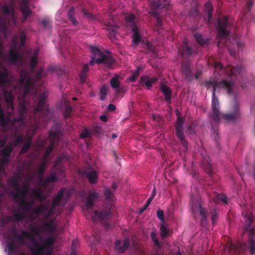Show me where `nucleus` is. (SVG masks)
<instances>
[{
    "mask_svg": "<svg viewBox=\"0 0 255 255\" xmlns=\"http://www.w3.org/2000/svg\"><path fill=\"white\" fill-rule=\"evenodd\" d=\"M47 161L43 160L42 163L38 167L37 173L39 178H43L45 169L47 167Z\"/></svg>",
    "mask_w": 255,
    "mask_h": 255,
    "instance_id": "nucleus-40",
    "label": "nucleus"
},
{
    "mask_svg": "<svg viewBox=\"0 0 255 255\" xmlns=\"http://www.w3.org/2000/svg\"><path fill=\"white\" fill-rule=\"evenodd\" d=\"M228 25V19L226 16L219 17L217 20V36L219 38L218 46L220 47L222 41L226 40L229 35V31L227 28Z\"/></svg>",
    "mask_w": 255,
    "mask_h": 255,
    "instance_id": "nucleus-9",
    "label": "nucleus"
},
{
    "mask_svg": "<svg viewBox=\"0 0 255 255\" xmlns=\"http://www.w3.org/2000/svg\"><path fill=\"white\" fill-rule=\"evenodd\" d=\"M20 178V175L17 174L11 177L7 180V185L14 189V191L11 192V195L16 201H18L19 198H25L29 190V186L27 184H24L21 188L19 187Z\"/></svg>",
    "mask_w": 255,
    "mask_h": 255,
    "instance_id": "nucleus-4",
    "label": "nucleus"
},
{
    "mask_svg": "<svg viewBox=\"0 0 255 255\" xmlns=\"http://www.w3.org/2000/svg\"><path fill=\"white\" fill-rule=\"evenodd\" d=\"M86 177L90 183L94 184L97 182V173L95 171L88 172L86 174Z\"/></svg>",
    "mask_w": 255,
    "mask_h": 255,
    "instance_id": "nucleus-35",
    "label": "nucleus"
},
{
    "mask_svg": "<svg viewBox=\"0 0 255 255\" xmlns=\"http://www.w3.org/2000/svg\"><path fill=\"white\" fill-rule=\"evenodd\" d=\"M34 196L39 200L43 201L45 199V197L43 195V191L40 189H34L32 190Z\"/></svg>",
    "mask_w": 255,
    "mask_h": 255,
    "instance_id": "nucleus-43",
    "label": "nucleus"
},
{
    "mask_svg": "<svg viewBox=\"0 0 255 255\" xmlns=\"http://www.w3.org/2000/svg\"><path fill=\"white\" fill-rule=\"evenodd\" d=\"M44 70V69L42 68H40V69H39L38 70V71L36 72L35 76V79L36 81H38L40 80L41 77H42V74L43 73Z\"/></svg>",
    "mask_w": 255,
    "mask_h": 255,
    "instance_id": "nucleus-58",
    "label": "nucleus"
},
{
    "mask_svg": "<svg viewBox=\"0 0 255 255\" xmlns=\"http://www.w3.org/2000/svg\"><path fill=\"white\" fill-rule=\"evenodd\" d=\"M39 53V49L36 48L34 50L33 55L30 59V69L32 72L35 70L36 66L38 63V56Z\"/></svg>",
    "mask_w": 255,
    "mask_h": 255,
    "instance_id": "nucleus-25",
    "label": "nucleus"
},
{
    "mask_svg": "<svg viewBox=\"0 0 255 255\" xmlns=\"http://www.w3.org/2000/svg\"><path fill=\"white\" fill-rule=\"evenodd\" d=\"M99 198V194L97 192H91L86 198V208L88 212L93 211L94 202Z\"/></svg>",
    "mask_w": 255,
    "mask_h": 255,
    "instance_id": "nucleus-15",
    "label": "nucleus"
},
{
    "mask_svg": "<svg viewBox=\"0 0 255 255\" xmlns=\"http://www.w3.org/2000/svg\"><path fill=\"white\" fill-rule=\"evenodd\" d=\"M181 70L188 81L190 82L194 80V74L191 71L190 63L189 62L182 63Z\"/></svg>",
    "mask_w": 255,
    "mask_h": 255,
    "instance_id": "nucleus-14",
    "label": "nucleus"
},
{
    "mask_svg": "<svg viewBox=\"0 0 255 255\" xmlns=\"http://www.w3.org/2000/svg\"><path fill=\"white\" fill-rule=\"evenodd\" d=\"M168 233V229L165 227L164 225H161L160 226V235L162 239L165 238Z\"/></svg>",
    "mask_w": 255,
    "mask_h": 255,
    "instance_id": "nucleus-54",
    "label": "nucleus"
},
{
    "mask_svg": "<svg viewBox=\"0 0 255 255\" xmlns=\"http://www.w3.org/2000/svg\"><path fill=\"white\" fill-rule=\"evenodd\" d=\"M65 190L64 188H62L60 189L58 191L57 194L53 199L51 205L53 206L56 207L59 205L60 202L61 201L62 198L63 197L64 194L65 193Z\"/></svg>",
    "mask_w": 255,
    "mask_h": 255,
    "instance_id": "nucleus-29",
    "label": "nucleus"
},
{
    "mask_svg": "<svg viewBox=\"0 0 255 255\" xmlns=\"http://www.w3.org/2000/svg\"><path fill=\"white\" fill-rule=\"evenodd\" d=\"M190 208L194 214L199 213L201 217V223L206 224L207 222V213L205 209L202 207L201 200L197 198H192Z\"/></svg>",
    "mask_w": 255,
    "mask_h": 255,
    "instance_id": "nucleus-10",
    "label": "nucleus"
},
{
    "mask_svg": "<svg viewBox=\"0 0 255 255\" xmlns=\"http://www.w3.org/2000/svg\"><path fill=\"white\" fill-rule=\"evenodd\" d=\"M8 72L4 68L2 71H0V84L6 85L8 82Z\"/></svg>",
    "mask_w": 255,
    "mask_h": 255,
    "instance_id": "nucleus-33",
    "label": "nucleus"
},
{
    "mask_svg": "<svg viewBox=\"0 0 255 255\" xmlns=\"http://www.w3.org/2000/svg\"><path fill=\"white\" fill-rule=\"evenodd\" d=\"M4 141L0 139V147H4L3 149L0 150L1 155L2 157V162H10V156L13 150V147L11 143H9L6 146H4Z\"/></svg>",
    "mask_w": 255,
    "mask_h": 255,
    "instance_id": "nucleus-12",
    "label": "nucleus"
},
{
    "mask_svg": "<svg viewBox=\"0 0 255 255\" xmlns=\"http://www.w3.org/2000/svg\"><path fill=\"white\" fill-rule=\"evenodd\" d=\"M47 97V95L45 93H43L40 95L37 107L35 109V112H40L43 111L45 108V101Z\"/></svg>",
    "mask_w": 255,
    "mask_h": 255,
    "instance_id": "nucleus-22",
    "label": "nucleus"
},
{
    "mask_svg": "<svg viewBox=\"0 0 255 255\" xmlns=\"http://www.w3.org/2000/svg\"><path fill=\"white\" fill-rule=\"evenodd\" d=\"M61 132V127L60 124L58 123H54V126L49 132V137L50 139V141L48 147L45 151L43 160L48 161V158L53 150L55 140L57 139Z\"/></svg>",
    "mask_w": 255,
    "mask_h": 255,
    "instance_id": "nucleus-7",
    "label": "nucleus"
},
{
    "mask_svg": "<svg viewBox=\"0 0 255 255\" xmlns=\"http://www.w3.org/2000/svg\"><path fill=\"white\" fill-rule=\"evenodd\" d=\"M19 202L18 205V209L25 214L28 213L31 209L33 205L32 202H27L25 198H19Z\"/></svg>",
    "mask_w": 255,
    "mask_h": 255,
    "instance_id": "nucleus-17",
    "label": "nucleus"
},
{
    "mask_svg": "<svg viewBox=\"0 0 255 255\" xmlns=\"http://www.w3.org/2000/svg\"><path fill=\"white\" fill-rule=\"evenodd\" d=\"M160 89L164 95L166 101L170 103L172 95L171 89L168 86L163 84H161Z\"/></svg>",
    "mask_w": 255,
    "mask_h": 255,
    "instance_id": "nucleus-26",
    "label": "nucleus"
},
{
    "mask_svg": "<svg viewBox=\"0 0 255 255\" xmlns=\"http://www.w3.org/2000/svg\"><path fill=\"white\" fill-rule=\"evenodd\" d=\"M29 77H31L29 72L26 70H21L20 72L19 82L23 85Z\"/></svg>",
    "mask_w": 255,
    "mask_h": 255,
    "instance_id": "nucleus-36",
    "label": "nucleus"
},
{
    "mask_svg": "<svg viewBox=\"0 0 255 255\" xmlns=\"http://www.w3.org/2000/svg\"><path fill=\"white\" fill-rule=\"evenodd\" d=\"M32 85V79L31 77H29L26 81H25V85L23 88V95L24 96L26 95L29 92L30 87Z\"/></svg>",
    "mask_w": 255,
    "mask_h": 255,
    "instance_id": "nucleus-46",
    "label": "nucleus"
},
{
    "mask_svg": "<svg viewBox=\"0 0 255 255\" xmlns=\"http://www.w3.org/2000/svg\"><path fill=\"white\" fill-rule=\"evenodd\" d=\"M214 76L216 79L223 80L218 82L215 80L206 81L205 86L209 89L212 88V114L211 117L213 122L217 126H214L213 122L211 123L213 130V136L215 139L218 136V124L221 118L226 122H234L241 117L239 105L237 102V97L234 96V111L228 114H221L219 110V102L215 96V92L221 88L227 91L229 94H233V88L234 84L238 82L240 83L242 79V71L240 66L234 67L228 65L224 67L220 62H215L214 64Z\"/></svg>",
    "mask_w": 255,
    "mask_h": 255,
    "instance_id": "nucleus-1",
    "label": "nucleus"
},
{
    "mask_svg": "<svg viewBox=\"0 0 255 255\" xmlns=\"http://www.w3.org/2000/svg\"><path fill=\"white\" fill-rule=\"evenodd\" d=\"M42 227L43 229L49 232H53L55 229V226L54 225V221H51L46 223H44L42 225Z\"/></svg>",
    "mask_w": 255,
    "mask_h": 255,
    "instance_id": "nucleus-39",
    "label": "nucleus"
},
{
    "mask_svg": "<svg viewBox=\"0 0 255 255\" xmlns=\"http://www.w3.org/2000/svg\"><path fill=\"white\" fill-rule=\"evenodd\" d=\"M13 2L11 3V6L4 5L1 7V10L3 13L7 16H10L13 20L15 19L14 9L13 7Z\"/></svg>",
    "mask_w": 255,
    "mask_h": 255,
    "instance_id": "nucleus-28",
    "label": "nucleus"
},
{
    "mask_svg": "<svg viewBox=\"0 0 255 255\" xmlns=\"http://www.w3.org/2000/svg\"><path fill=\"white\" fill-rule=\"evenodd\" d=\"M118 26L116 25H110L108 27V30L110 32V36H115Z\"/></svg>",
    "mask_w": 255,
    "mask_h": 255,
    "instance_id": "nucleus-55",
    "label": "nucleus"
},
{
    "mask_svg": "<svg viewBox=\"0 0 255 255\" xmlns=\"http://www.w3.org/2000/svg\"><path fill=\"white\" fill-rule=\"evenodd\" d=\"M91 136V134L89 132L87 129H84V130L80 134V137L81 138H84Z\"/></svg>",
    "mask_w": 255,
    "mask_h": 255,
    "instance_id": "nucleus-63",
    "label": "nucleus"
},
{
    "mask_svg": "<svg viewBox=\"0 0 255 255\" xmlns=\"http://www.w3.org/2000/svg\"><path fill=\"white\" fill-rule=\"evenodd\" d=\"M157 81V78L156 77H152L150 78L147 76L143 75L141 76L139 81V83L142 86L145 85L147 89H149L152 85Z\"/></svg>",
    "mask_w": 255,
    "mask_h": 255,
    "instance_id": "nucleus-18",
    "label": "nucleus"
},
{
    "mask_svg": "<svg viewBox=\"0 0 255 255\" xmlns=\"http://www.w3.org/2000/svg\"><path fill=\"white\" fill-rule=\"evenodd\" d=\"M67 101H64V103L66 105L65 106V111L64 113V118L66 119L69 118L71 117V114L72 111V108L71 106L69 105H67Z\"/></svg>",
    "mask_w": 255,
    "mask_h": 255,
    "instance_id": "nucleus-48",
    "label": "nucleus"
},
{
    "mask_svg": "<svg viewBox=\"0 0 255 255\" xmlns=\"http://www.w3.org/2000/svg\"><path fill=\"white\" fill-rule=\"evenodd\" d=\"M213 12V4L210 1L205 3L204 5V12L208 16V23L210 24L212 20V13Z\"/></svg>",
    "mask_w": 255,
    "mask_h": 255,
    "instance_id": "nucleus-23",
    "label": "nucleus"
},
{
    "mask_svg": "<svg viewBox=\"0 0 255 255\" xmlns=\"http://www.w3.org/2000/svg\"><path fill=\"white\" fill-rule=\"evenodd\" d=\"M194 37L196 39V41L200 45H203L206 44L208 40L207 39H204L202 37V36L198 33H196L194 34Z\"/></svg>",
    "mask_w": 255,
    "mask_h": 255,
    "instance_id": "nucleus-47",
    "label": "nucleus"
},
{
    "mask_svg": "<svg viewBox=\"0 0 255 255\" xmlns=\"http://www.w3.org/2000/svg\"><path fill=\"white\" fill-rule=\"evenodd\" d=\"M19 37L20 40V46L23 47L24 46L25 43L26 34L24 31H21L19 34Z\"/></svg>",
    "mask_w": 255,
    "mask_h": 255,
    "instance_id": "nucleus-53",
    "label": "nucleus"
},
{
    "mask_svg": "<svg viewBox=\"0 0 255 255\" xmlns=\"http://www.w3.org/2000/svg\"><path fill=\"white\" fill-rule=\"evenodd\" d=\"M90 49L93 53L92 59L89 62V65L91 66H93L96 62L98 64L104 63L108 67H111L115 62L110 52L108 51L103 52L94 46H91Z\"/></svg>",
    "mask_w": 255,
    "mask_h": 255,
    "instance_id": "nucleus-6",
    "label": "nucleus"
},
{
    "mask_svg": "<svg viewBox=\"0 0 255 255\" xmlns=\"http://www.w3.org/2000/svg\"><path fill=\"white\" fill-rule=\"evenodd\" d=\"M42 179L43 178H39V184L42 187H47L50 182L47 178H46L44 180H43Z\"/></svg>",
    "mask_w": 255,
    "mask_h": 255,
    "instance_id": "nucleus-61",
    "label": "nucleus"
},
{
    "mask_svg": "<svg viewBox=\"0 0 255 255\" xmlns=\"http://www.w3.org/2000/svg\"><path fill=\"white\" fill-rule=\"evenodd\" d=\"M142 70L141 67H138L134 71L131 73V76L128 78L131 82H134L139 75L140 71Z\"/></svg>",
    "mask_w": 255,
    "mask_h": 255,
    "instance_id": "nucleus-44",
    "label": "nucleus"
},
{
    "mask_svg": "<svg viewBox=\"0 0 255 255\" xmlns=\"http://www.w3.org/2000/svg\"><path fill=\"white\" fill-rule=\"evenodd\" d=\"M111 215V211L106 210L103 212H98L95 210L93 215L92 216V220L94 222L98 221L102 222L104 224L105 228L107 230L111 229V225L108 223L106 220L109 218Z\"/></svg>",
    "mask_w": 255,
    "mask_h": 255,
    "instance_id": "nucleus-11",
    "label": "nucleus"
},
{
    "mask_svg": "<svg viewBox=\"0 0 255 255\" xmlns=\"http://www.w3.org/2000/svg\"><path fill=\"white\" fill-rule=\"evenodd\" d=\"M46 208H47V210L46 211L45 214H44V215H45V218L46 219H48V218H49L50 217H51L55 210V208L56 207L53 206L52 205H50L49 206V203H46Z\"/></svg>",
    "mask_w": 255,
    "mask_h": 255,
    "instance_id": "nucleus-41",
    "label": "nucleus"
},
{
    "mask_svg": "<svg viewBox=\"0 0 255 255\" xmlns=\"http://www.w3.org/2000/svg\"><path fill=\"white\" fill-rule=\"evenodd\" d=\"M27 102L23 100V101H21L19 103L20 110H19V115L25 114V112L27 111Z\"/></svg>",
    "mask_w": 255,
    "mask_h": 255,
    "instance_id": "nucleus-49",
    "label": "nucleus"
},
{
    "mask_svg": "<svg viewBox=\"0 0 255 255\" xmlns=\"http://www.w3.org/2000/svg\"><path fill=\"white\" fill-rule=\"evenodd\" d=\"M175 114L177 117V119L175 125V128H183V126L184 123V118L180 116V113L178 110L176 111Z\"/></svg>",
    "mask_w": 255,
    "mask_h": 255,
    "instance_id": "nucleus-42",
    "label": "nucleus"
},
{
    "mask_svg": "<svg viewBox=\"0 0 255 255\" xmlns=\"http://www.w3.org/2000/svg\"><path fill=\"white\" fill-rule=\"evenodd\" d=\"M3 96L5 98V102L7 105L8 109H10L11 113L13 111V101L14 97L12 95L11 91H4Z\"/></svg>",
    "mask_w": 255,
    "mask_h": 255,
    "instance_id": "nucleus-21",
    "label": "nucleus"
},
{
    "mask_svg": "<svg viewBox=\"0 0 255 255\" xmlns=\"http://www.w3.org/2000/svg\"><path fill=\"white\" fill-rule=\"evenodd\" d=\"M105 195L107 200L111 201L112 200V193L109 189H106L105 191Z\"/></svg>",
    "mask_w": 255,
    "mask_h": 255,
    "instance_id": "nucleus-60",
    "label": "nucleus"
},
{
    "mask_svg": "<svg viewBox=\"0 0 255 255\" xmlns=\"http://www.w3.org/2000/svg\"><path fill=\"white\" fill-rule=\"evenodd\" d=\"M176 134L178 139L180 140L181 144L187 148V141L185 139L184 133L183 131V128H175Z\"/></svg>",
    "mask_w": 255,
    "mask_h": 255,
    "instance_id": "nucleus-24",
    "label": "nucleus"
},
{
    "mask_svg": "<svg viewBox=\"0 0 255 255\" xmlns=\"http://www.w3.org/2000/svg\"><path fill=\"white\" fill-rule=\"evenodd\" d=\"M210 200H213L214 202L217 203V201H221L225 204H228L227 197L223 194H217L214 193V196L213 198L209 197Z\"/></svg>",
    "mask_w": 255,
    "mask_h": 255,
    "instance_id": "nucleus-38",
    "label": "nucleus"
},
{
    "mask_svg": "<svg viewBox=\"0 0 255 255\" xmlns=\"http://www.w3.org/2000/svg\"><path fill=\"white\" fill-rule=\"evenodd\" d=\"M49 182H55L58 181V178L56 176V174L55 173H52L50 174L49 177L46 178Z\"/></svg>",
    "mask_w": 255,
    "mask_h": 255,
    "instance_id": "nucleus-59",
    "label": "nucleus"
},
{
    "mask_svg": "<svg viewBox=\"0 0 255 255\" xmlns=\"http://www.w3.org/2000/svg\"><path fill=\"white\" fill-rule=\"evenodd\" d=\"M130 29L132 32V42L134 44L138 45L141 41L139 28L136 26Z\"/></svg>",
    "mask_w": 255,
    "mask_h": 255,
    "instance_id": "nucleus-27",
    "label": "nucleus"
},
{
    "mask_svg": "<svg viewBox=\"0 0 255 255\" xmlns=\"http://www.w3.org/2000/svg\"><path fill=\"white\" fill-rule=\"evenodd\" d=\"M150 237H151L152 240L153 241L154 244L155 245V246H156L157 247H159L160 244H159L158 240L156 238V232L155 230H153L152 231L151 234H150Z\"/></svg>",
    "mask_w": 255,
    "mask_h": 255,
    "instance_id": "nucleus-52",
    "label": "nucleus"
},
{
    "mask_svg": "<svg viewBox=\"0 0 255 255\" xmlns=\"http://www.w3.org/2000/svg\"><path fill=\"white\" fill-rule=\"evenodd\" d=\"M22 139L23 136L21 134L18 135L17 137L13 140L12 145L14 146H16L22 142Z\"/></svg>",
    "mask_w": 255,
    "mask_h": 255,
    "instance_id": "nucleus-57",
    "label": "nucleus"
},
{
    "mask_svg": "<svg viewBox=\"0 0 255 255\" xmlns=\"http://www.w3.org/2000/svg\"><path fill=\"white\" fill-rule=\"evenodd\" d=\"M67 15L68 18L71 21L73 25L76 26L78 25V23L76 19H75V14L74 7H71L69 9Z\"/></svg>",
    "mask_w": 255,
    "mask_h": 255,
    "instance_id": "nucleus-37",
    "label": "nucleus"
},
{
    "mask_svg": "<svg viewBox=\"0 0 255 255\" xmlns=\"http://www.w3.org/2000/svg\"><path fill=\"white\" fill-rule=\"evenodd\" d=\"M32 145V141L30 138H29L27 141H26V143L22 147L19 154L22 155L24 154L27 152L29 149L30 148V147Z\"/></svg>",
    "mask_w": 255,
    "mask_h": 255,
    "instance_id": "nucleus-45",
    "label": "nucleus"
},
{
    "mask_svg": "<svg viewBox=\"0 0 255 255\" xmlns=\"http://www.w3.org/2000/svg\"><path fill=\"white\" fill-rule=\"evenodd\" d=\"M107 89L105 85H104L102 87V88L100 89V99L102 101H103L105 99L106 96L107 94Z\"/></svg>",
    "mask_w": 255,
    "mask_h": 255,
    "instance_id": "nucleus-51",
    "label": "nucleus"
},
{
    "mask_svg": "<svg viewBox=\"0 0 255 255\" xmlns=\"http://www.w3.org/2000/svg\"><path fill=\"white\" fill-rule=\"evenodd\" d=\"M179 52L182 57H190L197 53L195 49L188 46L186 40L183 42V45L179 49Z\"/></svg>",
    "mask_w": 255,
    "mask_h": 255,
    "instance_id": "nucleus-13",
    "label": "nucleus"
},
{
    "mask_svg": "<svg viewBox=\"0 0 255 255\" xmlns=\"http://www.w3.org/2000/svg\"><path fill=\"white\" fill-rule=\"evenodd\" d=\"M120 77L119 76L113 77L110 81V84L111 87L116 89L117 93H120L121 92V88L120 87V82L119 80Z\"/></svg>",
    "mask_w": 255,
    "mask_h": 255,
    "instance_id": "nucleus-30",
    "label": "nucleus"
},
{
    "mask_svg": "<svg viewBox=\"0 0 255 255\" xmlns=\"http://www.w3.org/2000/svg\"><path fill=\"white\" fill-rule=\"evenodd\" d=\"M31 231L33 234L26 231H22L21 234H18L16 228H13L9 230L7 235L6 247L9 254H14L20 247L25 244V239L31 241L28 248L33 255H51V249L55 242L53 236H49L46 239L42 237L39 238V243L35 239L34 235L39 234L38 228L32 227Z\"/></svg>",
    "mask_w": 255,
    "mask_h": 255,
    "instance_id": "nucleus-2",
    "label": "nucleus"
},
{
    "mask_svg": "<svg viewBox=\"0 0 255 255\" xmlns=\"http://www.w3.org/2000/svg\"><path fill=\"white\" fill-rule=\"evenodd\" d=\"M242 215L244 216V219L246 221L244 231H249V240L247 243H238L237 244H232L229 246V250L231 252H234L236 255H239L241 253L244 252L245 250H249L250 254L253 255L255 254V242L254 240L255 235V231L253 228H251L252 223L253 221V215L246 211L242 213Z\"/></svg>",
    "mask_w": 255,
    "mask_h": 255,
    "instance_id": "nucleus-3",
    "label": "nucleus"
},
{
    "mask_svg": "<svg viewBox=\"0 0 255 255\" xmlns=\"http://www.w3.org/2000/svg\"><path fill=\"white\" fill-rule=\"evenodd\" d=\"M89 70V65L87 64H84L82 71L80 75V80L82 84L86 81V79L88 76V71Z\"/></svg>",
    "mask_w": 255,
    "mask_h": 255,
    "instance_id": "nucleus-31",
    "label": "nucleus"
},
{
    "mask_svg": "<svg viewBox=\"0 0 255 255\" xmlns=\"http://www.w3.org/2000/svg\"><path fill=\"white\" fill-rule=\"evenodd\" d=\"M129 244L128 239H125L123 241L118 240L115 244L116 249L118 253H123L128 249Z\"/></svg>",
    "mask_w": 255,
    "mask_h": 255,
    "instance_id": "nucleus-19",
    "label": "nucleus"
},
{
    "mask_svg": "<svg viewBox=\"0 0 255 255\" xmlns=\"http://www.w3.org/2000/svg\"><path fill=\"white\" fill-rule=\"evenodd\" d=\"M205 170L210 175H211L212 174V164L207 161V166L205 168Z\"/></svg>",
    "mask_w": 255,
    "mask_h": 255,
    "instance_id": "nucleus-64",
    "label": "nucleus"
},
{
    "mask_svg": "<svg viewBox=\"0 0 255 255\" xmlns=\"http://www.w3.org/2000/svg\"><path fill=\"white\" fill-rule=\"evenodd\" d=\"M28 2L29 1H21L20 4V9L23 15L22 22L25 21L32 14Z\"/></svg>",
    "mask_w": 255,
    "mask_h": 255,
    "instance_id": "nucleus-16",
    "label": "nucleus"
},
{
    "mask_svg": "<svg viewBox=\"0 0 255 255\" xmlns=\"http://www.w3.org/2000/svg\"><path fill=\"white\" fill-rule=\"evenodd\" d=\"M135 16L134 14H130L127 15L125 18L127 26L130 28L137 26L135 22Z\"/></svg>",
    "mask_w": 255,
    "mask_h": 255,
    "instance_id": "nucleus-32",
    "label": "nucleus"
},
{
    "mask_svg": "<svg viewBox=\"0 0 255 255\" xmlns=\"http://www.w3.org/2000/svg\"><path fill=\"white\" fill-rule=\"evenodd\" d=\"M168 1H152L150 3L151 13L156 17L157 24L153 27L154 31H158L162 25V15L161 13L166 11L169 7Z\"/></svg>",
    "mask_w": 255,
    "mask_h": 255,
    "instance_id": "nucleus-5",
    "label": "nucleus"
},
{
    "mask_svg": "<svg viewBox=\"0 0 255 255\" xmlns=\"http://www.w3.org/2000/svg\"><path fill=\"white\" fill-rule=\"evenodd\" d=\"M156 216L161 221H164V212L162 210L159 209L157 210Z\"/></svg>",
    "mask_w": 255,
    "mask_h": 255,
    "instance_id": "nucleus-62",
    "label": "nucleus"
},
{
    "mask_svg": "<svg viewBox=\"0 0 255 255\" xmlns=\"http://www.w3.org/2000/svg\"><path fill=\"white\" fill-rule=\"evenodd\" d=\"M11 112H8L5 115L4 110L2 108V105L0 102V124L2 126H5L7 124L10 122V117L11 116Z\"/></svg>",
    "mask_w": 255,
    "mask_h": 255,
    "instance_id": "nucleus-20",
    "label": "nucleus"
},
{
    "mask_svg": "<svg viewBox=\"0 0 255 255\" xmlns=\"http://www.w3.org/2000/svg\"><path fill=\"white\" fill-rule=\"evenodd\" d=\"M47 210L46 203H44L34 209L31 212L38 217L39 215L45 214Z\"/></svg>",
    "mask_w": 255,
    "mask_h": 255,
    "instance_id": "nucleus-34",
    "label": "nucleus"
},
{
    "mask_svg": "<svg viewBox=\"0 0 255 255\" xmlns=\"http://www.w3.org/2000/svg\"><path fill=\"white\" fill-rule=\"evenodd\" d=\"M25 119V114L19 115V116L17 118H15L12 121V125H14L16 123L19 122L22 123Z\"/></svg>",
    "mask_w": 255,
    "mask_h": 255,
    "instance_id": "nucleus-56",
    "label": "nucleus"
},
{
    "mask_svg": "<svg viewBox=\"0 0 255 255\" xmlns=\"http://www.w3.org/2000/svg\"><path fill=\"white\" fill-rule=\"evenodd\" d=\"M12 44L10 46L8 54L5 57V60L9 64L15 65L21 59V56L17 46L18 39L17 36L12 39Z\"/></svg>",
    "mask_w": 255,
    "mask_h": 255,
    "instance_id": "nucleus-8",
    "label": "nucleus"
},
{
    "mask_svg": "<svg viewBox=\"0 0 255 255\" xmlns=\"http://www.w3.org/2000/svg\"><path fill=\"white\" fill-rule=\"evenodd\" d=\"M25 213H20L18 211H16L14 214V221H21L25 218Z\"/></svg>",
    "mask_w": 255,
    "mask_h": 255,
    "instance_id": "nucleus-50",
    "label": "nucleus"
}]
</instances>
